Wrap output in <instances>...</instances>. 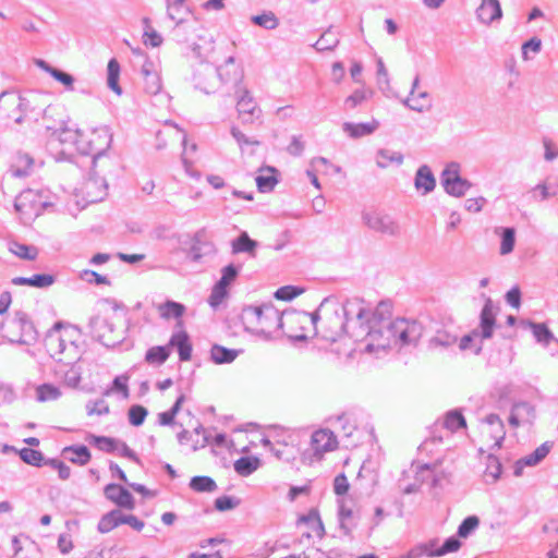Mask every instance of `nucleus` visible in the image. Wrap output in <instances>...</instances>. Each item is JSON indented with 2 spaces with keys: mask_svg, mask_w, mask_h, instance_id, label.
I'll return each mask as SVG.
<instances>
[{
  "mask_svg": "<svg viewBox=\"0 0 558 558\" xmlns=\"http://www.w3.org/2000/svg\"><path fill=\"white\" fill-rule=\"evenodd\" d=\"M378 128V122L375 120L365 123H344V132L353 137L359 138L372 134Z\"/></svg>",
  "mask_w": 558,
  "mask_h": 558,
  "instance_id": "obj_27",
  "label": "nucleus"
},
{
  "mask_svg": "<svg viewBox=\"0 0 558 558\" xmlns=\"http://www.w3.org/2000/svg\"><path fill=\"white\" fill-rule=\"evenodd\" d=\"M348 319H355L361 327L367 330L361 343L362 353L379 356L396 348L416 342L423 328L416 322L396 319L390 322L391 312L383 303L371 306L363 299H349L343 306Z\"/></svg>",
  "mask_w": 558,
  "mask_h": 558,
  "instance_id": "obj_1",
  "label": "nucleus"
},
{
  "mask_svg": "<svg viewBox=\"0 0 558 558\" xmlns=\"http://www.w3.org/2000/svg\"><path fill=\"white\" fill-rule=\"evenodd\" d=\"M415 186L423 193H428L435 187V179L427 167H422L415 178Z\"/></svg>",
  "mask_w": 558,
  "mask_h": 558,
  "instance_id": "obj_36",
  "label": "nucleus"
},
{
  "mask_svg": "<svg viewBox=\"0 0 558 558\" xmlns=\"http://www.w3.org/2000/svg\"><path fill=\"white\" fill-rule=\"evenodd\" d=\"M61 136L62 142L73 143L83 154L97 155L104 151L110 142V136L105 129L78 131L66 128Z\"/></svg>",
  "mask_w": 558,
  "mask_h": 558,
  "instance_id": "obj_3",
  "label": "nucleus"
},
{
  "mask_svg": "<svg viewBox=\"0 0 558 558\" xmlns=\"http://www.w3.org/2000/svg\"><path fill=\"white\" fill-rule=\"evenodd\" d=\"M122 524V512L120 510H111L104 514L97 525V530L101 534H107Z\"/></svg>",
  "mask_w": 558,
  "mask_h": 558,
  "instance_id": "obj_30",
  "label": "nucleus"
},
{
  "mask_svg": "<svg viewBox=\"0 0 558 558\" xmlns=\"http://www.w3.org/2000/svg\"><path fill=\"white\" fill-rule=\"evenodd\" d=\"M62 396L59 387L52 384H43L36 388V398L39 402H52Z\"/></svg>",
  "mask_w": 558,
  "mask_h": 558,
  "instance_id": "obj_34",
  "label": "nucleus"
},
{
  "mask_svg": "<svg viewBox=\"0 0 558 558\" xmlns=\"http://www.w3.org/2000/svg\"><path fill=\"white\" fill-rule=\"evenodd\" d=\"M442 184L445 190L454 196H462L470 186L466 181L459 177L458 168L456 166H450L444 170Z\"/></svg>",
  "mask_w": 558,
  "mask_h": 558,
  "instance_id": "obj_14",
  "label": "nucleus"
},
{
  "mask_svg": "<svg viewBox=\"0 0 558 558\" xmlns=\"http://www.w3.org/2000/svg\"><path fill=\"white\" fill-rule=\"evenodd\" d=\"M190 486L195 492H213L217 485L215 481L208 476H195L191 480Z\"/></svg>",
  "mask_w": 558,
  "mask_h": 558,
  "instance_id": "obj_42",
  "label": "nucleus"
},
{
  "mask_svg": "<svg viewBox=\"0 0 558 558\" xmlns=\"http://www.w3.org/2000/svg\"><path fill=\"white\" fill-rule=\"evenodd\" d=\"M296 295H298V292H296L295 288L291 287V286L281 287L275 293V296L278 300H282V301H290L293 298H295Z\"/></svg>",
  "mask_w": 558,
  "mask_h": 558,
  "instance_id": "obj_61",
  "label": "nucleus"
},
{
  "mask_svg": "<svg viewBox=\"0 0 558 558\" xmlns=\"http://www.w3.org/2000/svg\"><path fill=\"white\" fill-rule=\"evenodd\" d=\"M20 457L24 462L33 465H38L43 460V453L32 448L21 449Z\"/></svg>",
  "mask_w": 558,
  "mask_h": 558,
  "instance_id": "obj_50",
  "label": "nucleus"
},
{
  "mask_svg": "<svg viewBox=\"0 0 558 558\" xmlns=\"http://www.w3.org/2000/svg\"><path fill=\"white\" fill-rule=\"evenodd\" d=\"M338 45V39L331 32H326L323 36L316 41V48L319 51H325L335 48Z\"/></svg>",
  "mask_w": 558,
  "mask_h": 558,
  "instance_id": "obj_49",
  "label": "nucleus"
},
{
  "mask_svg": "<svg viewBox=\"0 0 558 558\" xmlns=\"http://www.w3.org/2000/svg\"><path fill=\"white\" fill-rule=\"evenodd\" d=\"M260 465L257 457H242L234 462V470L241 476H247L255 472Z\"/></svg>",
  "mask_w": 558,
  "mask_h": 558,
  "instance_id": "obj_33",
  "label": "nucleus"
},
{
  "mask_svg": "<svg viewBox=\"0 0 558 558\" xmlns=\"http://www.w3.org/2000/svg\"><path fill=\"white\" fill-rule=\"evenodd\" d=\"M496 323V316L493 310V303L488 299L483 306L481 313V328L483 338H490L493 335L494 326Z\"/></svg>",
  "mask_w": 558,
  "mask_h": 558,
  "instance_id": "obj_28",
  "label": "nucleus"
},
{
  "mask_svg": "<svg viewBox=\"0 0 558 558\" xmlns=\"http://www.w3.org/2000/svg\"><path fill=\"white\" fill-rule=\"evenodd\" d=\"M529 326L537 341L547 344L553 339V333L545 324L529 323Z\"/></svg>",
  "mask_w": 558,
  "mask_h": 558,
  "instance_id": "obj_46",
  "label": "nucleus"
},
{
  "mask_svg": "<svg viewBox=\"0 0 558 558\" xmlns=\"http://www.w3.org/2000/svg\"><path fill=\"white\" fill-rule=\"evenodd\" d=\"M535 420V410L529 403L522 402L513 405L510 416L509 424L512 427H520L531 425Z\"/></svg>",
  "mask_w": 558,
  "mask_h": 558,
  "instance_id": "obj_17",
  "label": "nucleus"
},
{
  "mask_svg": "<svg viewBox=\"0 0 558 558\" xmlns=\"http://www.w3.org/2000/svg\"><path fill=\"white\" fill-rule=\"evenodd\" d=\"M338 445L337 436L328 428L317 429L311 437V449L316 460H322L326 453L335 451Z\"/></svg>",
  "mask_w": 558,
  "mask_h": 558,
  "instance_id": "obj_12",
  "label": "nucleus"
},
{
  "mask_svg": "<svg viewBox=\"0 0 558 558\" xmlns=\"http://www.w3.org/2000/svg\"><path fill=\"white\" fill-rule=\"evenodd\" d=\"M157 147L165 148L184 141V132L174 124L165 123L156 134Z\"/></svg>",
  "mask_w": 558,
  "mask_h": 558,
  "instance_id": "obj_16",
  "label": "nucleus"
},
{
  "mask_svg": "<svg viewBox=\"0 0 558 558\" xmlns=\"http://www.w3.org/2000/svg\"><path fill=\"white\" fill-rule=\"evenodd\" d=\"M143 73V88L146 94L155 96L159 94L162 88L161 80L158 72L154 69L151 63H145L142 69Z\"/></svg>",
  "mask_w": 558,
  "mask_h": 558,
  "instance_id": "obj_23",
  "label": "nucleus"
},
{
  "mask_svg": "<svg viewBox=\"0 0 558 558\" xmlns=\"http://www.w3.org/2000/svg\"><path fill=\"white\" fill-rule=\"evenodd\" d=\"M506 430L499 416L490 414L478 427L477 439L482 449H499L505 439Z\"/></svg>",
  "mask_w": 558,
  "mask_h": 558,
  "instance_id": "obj_7",
  "label": "nucleus"
},
{
  "mask_svg": "<svg viewBox=\"0 0 558 558\" xmlns=\"http://www.w3.org/2000/svg\"><path fill=\"white\" fill-rule=\"evenodd\" d=\"M255 181L259 192H270L278 184V170L270 166L260 167Z\"/></svg>",
  "mask_w": 558,
  "mask_h": 558,
  "instance_id": "obj_22",
  "label": "nucleus"
},
{
  "mask_svg": "<svg viewBox=\"0 0 558 558\" xmlns=\"http://www.w3.org/2000/svg\"><path fill=\"white\" fill-rule=\"evenodd\" d=\"M89 441L94 444L99 450L106 452H113L118 449V442L113 438L106 436H90Z\"/></svg>",
  "mask_w": 558,
  "mask_h": 558,
  "instance_id": "obj_45",
  "label": "nucleus"
},
{
  "mask_svg": "<svg viewBox=\"0 0 558 558\" xmlns=\"http://www.w3.org/2000/svg\"><path fill=\"white\" fill-rule=\"evenodd\" d=\"M82 278H84L88 282H92L94 280L97 284H110V281L106 276H102L93 270H84L82 274Z\"/></svg>",
  "mask_w": 558,
  "mask_h": 558,
  "instance_id": "obj_62",
  "label": "nucleus"
},
{
  "mask_svg": "<svg viewBox=\"0 0 558 558\" xmlns=\"http://www.w3.org/2000/svg\"><path fill=\"white\" fill-rule=\"evenodd\" d=\"M63 453L68 454V459L77 465H86L90 459V451L86 446H70L63 449Z\"/></svg>",
  "mask_w": 558,
  "mask_h": 558,
  "instance_id": "obj_31",
  "label": "nucleus"
},
{
  "mask_svg": "<svg viewBox=\"0 0 558 558\" xmlns=\"http://www.w3.org/2000/svg\"><path fill=\"white\" fill-rule=\"evenodd\" d=\"M170 355L169 344L168 345H156L147 350L145 354L146 363L150 365H160L165 363Z\"/></svg>",
  "mask_w": 558,
  "mask_h": 558,
  "instance_id": "obj_35",
  "label": "nucleus"
},
{
  "mask_svg": "<svg viewBox=\"0 0 558 558\" xmlns=\"http://www.w3.org/2000/svg\"><path fill=\"white\" fill-rule=\"evenodd\" d=\"M238 272L234 266L229 265L223 268L220 280L216 283L225 289H228L229 284L234 281Z\"/></svg>",
  "mask_w": 558,
  "mask_h": 558,
  "instance_id": "obj_55",
  "label": "nucleus"
},
{
  "mask_svg": "<svg viewBox=\"0 0 558 558\" xmlns=\"http://www.w3.org/2000/svg\"><path fill=\"white\" fill-rule=\"evenodd\" d=\"M507 302L515 310L521 306V291L519 287H513L506 294Z\"/></svg>",
  "mask_w": 558,
  "mask_h": 558,
  "instance_id": "obj_60",
  "label": "nucleus"
},
{
  "mask_svg": "<svg viewBox=\"0 0 558 558\" xmlns=\"http://www.w3.org/2000/svg\"><path fill=\"white\" fill-rule=\"evenodd\" d=\"M253 22L259 26L265 28H275L278 25V19L272 12L263 13L259 15L253 16Z\"/></svg>",
  "mask_w": 558,
  "mask_h": 558,
  "instance_id": "obj_48",
  "label": "nucleus"
},
{
  "mask_svg": "<svg viewBox=\"0 0 558 558\" xmlns=\"http://www.w3.org/2000/svg\"><path fill=\"white\" fill-rule=\"evenodd\" d=\"M129 380H130V376L126 374L117 376L112 381L111 390L113 392L121 393L123 396V398H129V396H130Z\"/></svg>",
  "mask_w": 558,
  "mask_h": 558,
  "instance_id": "obj_47",
  "label": "nucleus"
},
{
  "mask_svg": "<svg viewBox=\"0 0 558 558\" xmlns=\"http://www.w3.org/2000/svg\"><path fill=\"white\" fill-rule=\"evenodd\" d=\"M363 219L366 226L376 232L393 234L398 229L397 225L389 217L381 215L380 213H366L364 214Z\"/></svg>",
  "mask_w": 558,
  "mask_h": 558,
  "instance_id": "obj_15",
  "label": "nucleus"
},
{
  "mask_svg": "<svg viewBox=\"0 0 558 558\" xmlns=\"http://www.w3.org/2000/svg\"><path fill=\"white\" fill-rule=\"evenodd\" d=\"M515 243V232L512 228L501 230L500 254L507 255L513 251Z\"/></svg>",
  "mask_w": 558,
  "mask_h": 558,
  "instance_id": "obj_44",
  "label": "nucleus"
},
{
  "mask_svg": "<svg viewBox=\"0 0 558 558\" xmlns=\"http://www.w3.org/2000/svg\"><path fill=\"white\" fill-rule=\"evenodd\" d=\"M316 324L323 337L330 341H336L345 331L343 318L337 310L322 306L317 314Z\"/></svg>",
  "mask_w": 558,
  "mask_h": 558,
  "instance_id": "obj_8",
  "label": "nucleus"
},
{
  "mask_svg": "<svg viewBox=\"0 0 558 558\" xmlns=\"http://www.w3.org/2000/svg\"><path fill=\"white\" fill-rule=\"evenodd\" d=\"M159 312L161 317L165 319H170L172 317L180 319L185 312V307L180 303L167 301L159 307Z\"/></svg>",
  "mask_w": 558,
  "mask_h": 558,
  "instance_id": "obj_39",
  "label": "nucleus"
},
{
  "mask_svg": "<svg viewBox=\"0 0 558 558\" xmlns=\"http://www.w3.org/2000/svg\"><path fill=\"white\" fill-rule=\"evenodd\" d=\"M34 159L26 153L14 154L9 161V171L13 177L28 175L33 169Z\"/></svg>",
  "mask_w": 558,
  "mask_h": 558,
  "instance_id": "obj_19",
  "label": "nucleus"
},
{
  "mask_svg": "<svg viewBox=\"0 0 558 558\" xmlns=\"http://www.w3.org/2000/svg\"><path fill=\"white\" fill-rule=\"evenodd\" d=\"M257 243L252 240L246 232H243L235 241L232 242V252L234 254L246 252L254 254Z\"/></svg>",
  "mask_w": 558,
  "mask_h": 558,
  "instance_id": "obj_37",
  "label": "nucleus"
},
{
  "mask_svg": "<svg viewBox=\"0 0 558 558\" xmlns=\"http://www.w3.org/2000/svg\"><path fill=\"white\" fill-rule=\"evenodd\" d=\"M501 473V464L497 457L493 454H488L486 457V469L484 471V476L487 481L495 482L498 480Z\"/></svg>",
  "mask_w": 558,
  "mask_h": 558,
  "instance_id": "obj_41",
  "label": "nucleus"
},
{
  "mask_svg": "<svg viewBox=\"0 0 558 558\" xmlns=\"http://www.w3.org/2000/svg\"><path fill=\"white\" fill-rule=\"evenodd\" d=\"M26 108L21 94L5 92L0 95V117L13 119L21 122L25 116Z\"/></svg>",
  "mask_w": 558,
  "mask_h": 558,
  "instance_id": "obj_11",
  "label": "nucleus"
},
{
  "mask_svg": "<svg viewBox=\"0 0 558 558\" xmlns=\"http://www.w3.org/2000/svg\"><path fill=\"white\" fill-rule=\"evenodd\" d=\"M553 444L549 441H546L538 446L532 453L521 458L515 463V475H521L522 470L524 466H532L539 463L551 450Z\"/></svg>",
  "mask_w": 558,
  "mask_h": 558,
  "instance_id": "obj_20",
  "label": "nucleus"
},
{
  "mask_svg": "<svg viewBox=\"0 0 558 558\" xmlns=\"http://www.w3.org/2000/svg\"><path fill=\"white\" fill-rule=\"evenodd\" d=\"M369 95H371V93H368L364 89H360V90L354 92L352 95H350L345 99V102L349 105V107L351 109H353L361 102L365 101Z\"/></svg>",
  "mask_w": 558,
  "mask_h": 558,
  "instance_id": "obj_57",
  "label": "nucleus"
},
{
  "mask_svg": "<svg viewBox=\"0 0 558 558\" xmlns=\"http://www.w3.org/2000/svg\"><path fill=\"white\" fill-rule=\"evenodd\" d=\"M56 282V276L51 274H35L32 277H15L12 279L14 286H27L38 289L51 287Z\"/></svg>",
  "mask_w": 558,
  "mask_h": 558,
  "instance_id": "obj_24",
  "label": "nucleus"
},
{
  "mask_svg": "<svg viewBox=\"0 0 558 558\" xmlns=\"http://www.w3.org/2000/svg\"><path fill=\"white\" fill-rule=\"evenodd\" d=\"M181 143L184 144V150H183V161L186 168L192 166L195 161L193 158V154L196 153V145L195 144H187L186 141H182Z\"/></svg>",
  "mask_w": 558,
  "mask_h": 558,
  "instance_id": "obj_63",
  "label": "nucleus"
},
{
  "mask_svg": "<svg viewBox=\"0 0 558 558\" xmlns=\"http://www.w3.org/2000/svg\"><path fill=\"white\" fill-rule=\"evenodd\" d=\"M56 81H58L59 83H61L62 85H64L65 87L68 88H72L73 86V83H74V77L66 73V72H63L61 70H58V69H53V71H51V74H50Z\"/></svg>",
  "mask_w": 558,
  "mask_h": 558,
  "instance_id": "obj_58",
  "label": "nucleus"
},
{
  "mask_svg": "<svg viewBox=\"0 0 558 558\" xmlns=\"http://www.w3.org/2000/svg\"><path fill=\"white\" fill-rule=\"evenodd\" d=\"M235 96L238 117L243 123H254L262 118V109L246 88L238 87Z\"/></svg>",
  "mask_w": 558,
  "mask_h": 558,
  "instance_id": "obj_10",
  "label": "nucleus"
},
{
  "mask_svg": "<svg viewBox=\"0 0 558 558\" xmlns=\"http://www.w3.org/2000/svg\"><path fill=\"white\" fill-rule=\"evenodd\" d=\"M4 337L14 343L29 344L37 338V329L25 313H16L3 327Z\"/></svg>",
  "mask_w": 558,
  "mask_h": 558,
  "instance_id": "obj_5",
  "label": "nucleus"
},
{
  "mask_svg": "<svg viewBox=\"0 0 558 558\" xmlns=\"http://www.w3.org/2000/svg\"><path fill=\"white\" fill-rule=\"evenodd\" d=\"M9 252L23 260H35L39 255V250L34 245L23 244L16 241L9 243Z\"/></svg>",
  "mask_w": 558,
  "mask_h": 558,
  "instance_id": "obj_29",
  "label": "nucleus"
},
{
  "mask_svg": "<svg viewBox=\"0 0 558 558\" xmlns=\"http://www.w3.org/2000/svg\"><path fill=\"white\" fill-rule=\"evenodd\" d=\"M444 426L450 432H456L460 428H465L466 422L461 412L451 411L446 414L444 420Z\"/></svg>",
  "mask_w": 558,
  "mask_h": 558,
  "instance_id": "obj_40",
  "label": "nucleus"
},
{
  "mask_svg": "<svg viewBox=\"0 0 558 558\" xmlns=\"http://www.w3.org/2000/svg\"><path fill=\"white\" fill-rule=\"evenodd\" d=\"M128 332L125 315L121 312H112L107 315L99 327L98 338L106 347H116L121 343Z\"/></svg>",
  "mask_w": 558,
  "mask_h": 558,
  "instance_id": "obj_6",
  "label": "nucleus"
},
{
  "mask_svg": "<svg viewBox=\"0 0 558 558\" xmlns=\"http://www.w3.org/2000/svg\"><path fill=\"white\" fill-rule=\"evenodd\" d=\"M83 335L75 325L57 322L46 333L45 348L53 360L74 364L83 354Z\"/></svg>",
  "mask_w": 558,
  "mask_h": 558,
  "instance_id": "obj_2",
  "label": "nucleus"
},
{
  "mask_svg": "<svg viewBox=\"0 0 558 558\" xmlns=\"http://www.w3.org/2000/svg\"><path fill=\"white\" fill-rule=\"evenodd\" d=\"M108 86L117 94L121 95L122 89L119 85L120 77V64L116 59H111L108 62Z\"/></svg>",
  "mask_w": 558,
  "mask_h": 558,
  "instance_id": "obj_38",
  "label": "nucleus"
},
{
  "mask_svg": "<svg viewBox=\"0 0 558 558\" xmlns=\"http://www.w3.org/2000/svg\"><path fill=\"white\" fill-rule=\"evenodd\" d=\"M147 415V410L142 405H133L129 410V421L134 426H140Z\"/></svg>",
  "mask_w": 558,
  "mask_h": 558,
  "instance_id": "obj_51",
  "label": "nucleus"
},
{
  "mask_svg": "<svg viewBox=\"0 0 558 558\" xmlns=\"http://www.w3.org/2000/svg\"><path fill=\"white\" fill-rule=\"evenodd\" d=\"M105 496L116 506L133 510L135 507L134 498L131 493L121 485L108 484L104 489Z\"/></svg>",
  "mask_w": 558,
  "mask_h": 558,
  "instance_id": "obj_13",
  "label": "nucleus"
},
{
  "mask_svg": "<svg viewBox=\"0 0 558 558\" xmlns=\"http://www.w3.org/2000/svg\"><path fill=\"white\" fill-rule=\"evenodd\" d=\"M349 489H350V484H349L347 476L343 473L337 475L333 481L335 494L338 496H343V495L348 494Z\"/></svg>",
  "mask_w": 558,
  "mask_h": 558,
  "instance_id": "obj_54",
  "label": "nucleus"
},
{
  "mask_svg": "<svg viewBox=\"0 0 558 558\" xmlns=\"http://www.w3.org/2000/svg\"><path fill=\"white\" fill-rule=\"evenodd\" d=\"M477 17L483 24H490L501 19L502 10L498 0H482L476 11Z\"/></svg>",
  "mask_w": 558,
  "mask_h": 558,
  "instance_id": "obj_21",
  "label": "nucleus"
},
{
  "mask_svg": "<svg viewBox=\"0 0 558 558\" xmlns=\"http://www.w3.org/2000/svg\"><path fill=\"white\" fill-rule=\"evenodd\" d=\"M45 208V201L40 192L26 190L20 193L15 199V209L24 220H33Z\"/></svg>",
  "mask_w": 558,
  "mask_h": 558,
  "instance_id": "obj_9",
  "label": "nucleus"
},
{
  "mask_svg": "<svg viewBox=\"0 0 558 558\" xmlns=\"http://www.w3.org/2000/svg\"><path fill=\"white\" fill-rule=\"evenodd\" d=\"M407 104L416 111H423L429 107V97L425 92L420 90L417 78L413 83V88L407 98Z\"/></svg>",
  "mask_w": 558,
  "mask_h": 558,
  "instance_id": "obj_26",
  "label": "nucleus"
},
{
  "mask_svg": "<svg viewBox=\"0 0 558 558\" xmlns=\"http://www.w3.org/2000/svg\"><path fill=\"white\" fill-rule=\"evenodd\" d=\"M228 296V289H225L218 284H215L208 302L211 307H218Z\"/></svg>",
  "mask_w": 558,
  "mask_h": 558,
  "instance_id": "obj_52",
  "label": "nucleus"
},
{
  "mask_svg": "<svg viewBox=\"0 0 558 558\" xmlns=\"http://www.w3.org/2000/svg\"><path fill=\"white\" fill-rule=\"evenodd\" d=\"M161 43H162L161 36L159 35V33H157L154 29L146 31L143 34V44L145 46L156 48V47H159L161 45Z\"/></svg>",
  "mask_w": 558,
  "mask_h": 558,
  "instance_id": "obj_56",
  "label": "nucleus"
},
{
  "mask_svg": "<svg viewBox=\"0 0 558 558\" xmlns=\"http://www.w3.org/2000/svg\"><path fill=\"white\" fill-rule=\"evenodd\" d=\"M184 399H185L184 395L181 393L177 398L174 405L172 407L171 410L162 412L158 415L159 423L161 425H171L174 422L175 415L180 411V409L184 402Z\"/></svg>",
  "mask_w": 558,
  "mask_h": 558,
  "instance_id": "obj_43",
  "label": "nucleus"
},
{
  "mask_svg": "<svg viewBox=\"0 0 558 558\" xmlns=\"http://www.w3.org/2000/svg\"><path fill=\"white\" fill-rule=\"evenodd\" d=\"M541 50V40L538 38H531L529 41L523 44L522 46V56L525 60H527L530 51L533 53H537Z\"/></svg>",
  "mask_w": 558,
  "mask_h": 558,
  "instance_id": "obj_59",
  "label": "nucleus"
},
{
  "mask_svg": "<svg viewBox=\"0 0 558 558\" xmlns=\"http://www.w3.org/2000/svg\"><path fill=\"white\" fill-rule=\"evenodd\" d=\"M461 543L456 538L447 539L440 547H436V542L432 541L417 548L416 556L426 555L428 557H440L449 553L457 551Z\"/></svg>",
  "mask_w": 558,
  "mask_h": 558,
  "instance_id": "obj_18",
  "label": "nucleus"
},
{
  "mask_svg": "<svg viewBox=\"0 0 558 558\" xmlns=\"http://www.w3.org/2000/svg\"><path fill=\"white\" fill-rule=\"evenodd\" d=\"M52 468L58 471L60 478L68 480L71 475V469L62 461L52 460L50 461Z\"/></svg>",
  "mask_w": 558,
  "mask_h": 558,
  "instance_id": "obj_64",
  "label": "nucleus"
},
{
  "mask_svg": "<svg viewBox=\"0 0 558 558\" xmlns=\"http://www.w3.org/2000/svg\"><path fill=\"white\" fill-rule=\"evenodd\" d=\"M478 523L480 521L477 517H468L459 526V536L466 537L472 531H474L477 527Z\"/></svg>",
  "mask_w": 558,
  "mask_h": 558,
  "instance_id": "obj_53",
  "label": "nucleus"
},
{
  "mask_svg": "<svg viewBox=\"0 0 558 558\" xmlns=\"http://www.w3.org/2000/svg\"><path fill=\"white\" fill-rule=\"evenodd\" d=\"M280 312L271 305L250 306L242 313L245 329L255 335H269L280 322Z\"/></svg>",
  "mask_w": 558,
  "mask_h": 558,
  "instance_id": "obj_4",
  "label": "nucleus"
},
{
  "mask_svg": "<svg viewBox=\"0 0 558 558\" xmlns=\"http://www.w3.org/2000/svg\"><path fill=\"white\" fill-rule=\"evenodd\" d=\"M239 353V350L228 349L219 344H215L210 349V356L216 364L231 363L238 357Z\"/></svg>",
  "mask_w": 558,
  "mask_h": 558,
  "instance_id": "obj_32",
  "label": "nucleus"
},
{
  "mask_svg": "<svg viewBox=\"0 0 558 558\" xmlns=\"http://www.w3.org/2000/svg\"><path fill=\"white\" fill-rule=\"evenodd\" d=\"M169 347L177 348L181 361L186 362L192 359V343L186 331L180 330L173 333L170 338Z\"/></svg>",
  "mask_w": 558,
  "mask_h": 558,
  "instance_id": "obj_25",
  "label": "nucleus"
}]
</instances>
